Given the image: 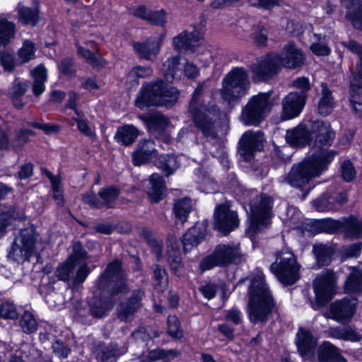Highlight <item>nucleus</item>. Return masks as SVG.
<instances>
[{
	"instance_id": "f257e3e1",
	"label": "nucleus",
	"mask_w": 362,
	"mask_h": 362,
	"mask_svg": "<svg viewBox=\"0 0 362 362\" xmlns=\"http://www.w3.org/2000/svg\"><path fill=\"white\" fill-rule=\"evenodd\" d=\"M97 287L102 292L107 291L108 296L94 298L90 303L89 310L93 316L102 317L115 305L116 300L113 298L129 290L120 260L115 259L107 264L97 281Z\"/></svg>"
},
{
	"instance_id": "f03ea898",
	"label": "nucleus",
	"mask_w": 362,
	"mask_h": 362,
	"mask_svg": "<svg viewBox=\"0 0 362 362\" xmlns=\"http://www.w3.org/2000/svg\"><path fill=\"white\" fill-rule=\"evenodd\" d=\"M336 154L334 151L325 149L313 154L302 162L294 164L282 182L303 191L305 190L307 194L311 189L310 182L327 169Z\"/></svg>"
},
{
	"instance_id": "7ed1b4c3",
	"label": "nucleus",
	"mask_w": 362,
	"mask_h": 362,
	"mask_svg": "<svg viewBox=\"0 0 362 362\" xmlns=\"http://www.w3.org/2000/svg\"><path fill=\"white\" fill-rule=\"evenodd\" d=\"M275 309L276 304L264 275L262 272H257L250 278L248 288L247 310L249 320L254 324L266 322Z\"/></svg>"
},
{
	"instance_id": "20e7f679",
	"label": "nucleus",
	"mask_w": 362,
	"mask_h": 362,
	"mask_svg": "<svg viewBox=\"0 0 362 362\" xmlns=\"http://www.w3.org/2000/svg\"><path fill=\"white\" fill-rule=\"evenodd\" d=\"M206 81L199 83L194 90L188 107V112L195 127L199 130L206 139L218 138L216 120L219 115L217 105L206 106L202 100V94L206 87Z\"/></svg>"
},
{
	"instance_id": "39448f33",
	"label": "nucleus",
	"mask_w": 362,
	"mask_h": 362,
	"mask_svg": "<svg viewBox=\"0 0 362 362\" xmlns=\"http://www.w3.org/2000/svg\"><path fill=\"white\" fill-rule=\"evenodd\" d=\"M179 91L163 80L145 82L135 100L136 107L144 110L149 106L174 105L178 99Z\"/></svg>"
},
{
	"instance_id": "423d86ee",
	"label": "nucleus",
	"mask_w": 362,
	"mask_h": 362,
	"mask_svg": "<svg viewBox=\"0 0 362 362\" xmlns=\"http://www.w3.org/2000/svg\"><path fill=\"white\" fill-rule=\"evenodd\" d=\"M250 87L248 71L243 67H235L223 78L219 93L221 99L233 107L247 94Z\"/></svg>"
},
{
	"instance_id": "0eeeda50",
	"label": "nucleus",
	"mask_w": 362,
	"mask_h": 362,
	"mask_svg": "<svg viewBox=\"0 0 362 362\" xmlns=\"http://www.w3.org/2000/svg\"><path fill=\"white\" fill-rule=\"evenodd\" d=\"M300 266L292 251L284 249L276 253V260L270 265L271 272L284 285H293L300 278Z\"/></svg>"
},
{
	"instance_id": "6e6552de",
	"label": "nucleus",
	"mask_w": 362,
	"mask_h": 362,
	"mask_svg": "<svg viewBox=\"0 0 362 362\" xmlns=\"http://www.w3.org/2000/svg\"><path fill=\"white\" fill-rule=\"evenodd\" d=\"M37 235L33 225L20 229L8 252V258L18 263H23L29 260L35 248Z\"/></svg>"
},
{
	"instance_id": "1a4fd4ad",
	"label": "nucleus",
	"mask_w": 362,
	"mask_h": 362,
	"mask_svg": "<svg viewBox=\"0 0 362 362\" xmlns=\"http://www.w3.org/2000/svg\"><path fill=\"white\" fill-rule=\"evenodd\" d=\"M243 256L238 248L230 245H218L214 252L204 257L199 262V267L202 272L209 270L215 267H224L232 263H240Z\"/></svg>"
},
{
	"instance_id": "9d476101",
	"label": "nucleus",
	"mask_w": 362,
	"mask_h": 362,
	"mask_svg": "<svg viewBox=\"0 0 362 362\" xmlns=\"http://www.w3.org/2000/svg\"><path fill=\"white\" fill-rule=\"evenodd\" d=\"M270 96L271 93L267 92L251 97L242 110L241 121L245 125L258 126L270 110Z\"/></svg>"
},
{
	"instance_id": "9b49d317",
	"label": "nucleus",
	"mask_w": 362,
	"mask_h": 362,
	"mask_svg": "<svg viewBox=\"0 0 362 362\" xmlns=\"http://www.w3.org/2000/svg\"><path fill=\"white\" fill-rule=\"evenodd\" d=\"M336 281V275L331 270H325L316 276L313 281V288L316 297V303L313 304L315 310L324 306L334 296Z\"/></svg>"
},
{
	"instance_id": "f8f14e48",
	"label": "nucleus",
	"mask_w": 362,
	"mask_h": 362,
	"mask_svg": "<svg viewBox=\"0 0 362 362\" xmlns=\"http://www.w3.org/2000/svg\"><path fill=\"white\" fill-rule=\"evenodd\" d=\"M357 305L356 298H344L337 300L331 303L328 312L324 314V316L341 325H346L351 321L355 315Z\"/></svg>"
},
{
	"instance_id": "ddd939ff",
	"label": "nucleus",
	"mask_w": 362,
	"mask_h": 362,
	"mask_svg": "<svg viewBox=\"0 0 362 362\" xmlns=\"http://www.w3.org/2000/svg\"><path fill=\"white\" fill-rule=\"evenodd\" d=\"M273 199L271 197L262 194L256 197L250 205L252 224L258 228L267 224L272 216Z\"/></svg>"
},
{
	"instance_id": "4468645a",
	"label": "nucleus",
	"mask_w": 362,
	"mask_h": 362,
	"mask_svg": "<svg viewBox=\"0 0 362 362\" xmlns=\"http://www.w3.org/2000/svg\"><path fill=\"white\" fill-rule=\"evenodd\" d=\"M214 228L224 235H227L236 228L239 219L235 211L231 210L228 204H221L216 206L214 214Z\"/></svg>"
},
{
	"instance_id": "2eb2a0df",
	"label": "nucleus",
	"mask_w": 362,
	"mask_h": 362,
	"mask_svg": "<svg viewBox=\"0 0 362 362\" xmlns=\"http://www.w3.org/2000/svg\"><path fill=\"white\" fill-rule=\"evenodd\" d=\"M120 194L119 189L115 186L103 187L100 189L98 195L87 193L83 195V201L92 207L100 209L112 208Z\"/></svg>"
},
{
	"instance_id": "dca6fc26",
	"label": "nucleus",
	"mask_w": 362,
	"mask_h": 362,
	"mask_svg": "<svg viewBox=\"0 0 362 362\" xmlns=\"http://www.w3.org/2000/svg\"><path fill=\"white\" fill-rule=\"evenodd\" d=\"M281 69L280 54L271 53L252 64L251 70L261 81L267 80L276 74Z\"/></svg>"
},
{
	"instance_id": "f3484780",
	"label": "nucleus",
	"mask_w": 362,
	"mask_h": 362,
	"mask_svg": "<svg viewBox=\"0 0 362 362\" xmlns=\"http://www.w3.org/2000/svg\"><path fill=\"white\" fill-rule=\"evenodd\" d=\"M305 59L306 56L303 51L298 47L294 42H289L282 49L280 64L281 67L295 69L302 66Z\"/></svg>"
},
{
	"instance_id": "a211bd4d",
	"label": "nucleus",
	"mask_w": 362,
	"mask_h": 362,
	"mask_svg": "<svg viewBox=\"0 0 362 362\" xmlns=\"http://www.w3.org/2000/svg\"><path fill=\"white\" fill-rule=\"evenodd\" d=\"M306 95L304 93L292 92L282 101L281 119H291L299 115L305 104Z\"/></svg>"
},
{
	"instance_id": "6ab92c4d",
	"label": "nucleus",
	"mask_w": 362,
	"mask_h": 362,
	"mask_svg": "<svg viewBox=\"0 0 362 362\" xmlns=\"http://www.w3.org/2000/svg\"><path fill=\"white\" fill-rule=\"evenodd\" d=\"M264 134L262 132H245L240 140V153L245 160H250L257 151L263 148Z\"/></svg>"
},
{
	"instance_id": "aec40b11",
	"label": "nucleus",
	"mask_w": 362,
	"mask_h": 362,
	"mask_svg": "<svg viewBox=\"0 0 362 362\" xmlns=\"http://www.w3.org/2000/svg\"><path fill=\"white\" fill-rule=\"evenodd\" d=\"M144 291L137 289L133 291L132 296L122 302L117 309V316L122 321H129L134 314L141 308Z\"/></svg>"
},
{
	"instance_id": "412c9836",
	"label": "nucleus",
	"mask_w": 362,
	"mask_h": 362,
	"mask_svg": "<svg viewBox=\"0 0 362 362\" xmlns=\"http://www.w3.org/2000/svg\"><path fill=\"white\" fill-rule=\"evenodd\" d=\"M13 192L11 187H8L2 182H0V199ZM23 214L16 209H6V207L0 204V238L6 233V227L11 224L12 220L22 219Z\"/></svg>"
},
{
	"instance_id": "4be33fe9",
	"label": "nucleus",
	"mask_w": 362,
	"mask_h": 362,
	"mask_svg": "<svg viewBox=\"0 0 362 362\" xmlns=\"http://www.w3.org/2000/svg\"><path fill=\"white\" fill-rule=\"evenodd\" d=\"M310 133L315 138L314 144L318 147L330 146L335 136L330 124L322 120L311 123Z\"/></svg>"
},
{
	"instance_id": "5701e85b",
	"label": "nucleus",
	"mask_w": 362,
	"mask_h": 362,
	"mask_svg": "<svg viewBox=\"0 0 362 362\" xmlns=\"http://www.w3.org/2000/svg\"><path fill=\"white\" fill-rule=\"evenodd\" d=\"M202 36L199 29L194 28L191 32L184 30L173 38V47L179 52L193 50Z\"/></svg>"
},
{
	"instance_id": "b1692460",
	"label": "nucleus",
	"mask_w": 362,
	"mask_h": 362,
	"mask_svg": "<svg viewBox=\"0 0 362 362\" xmlns=\"http://www.w3.org/2000/svg\"><path fill=\"white\" fill-rule=\"evenodd\" d=\"M162 40V37L159 39L148 38L144 42H134L132 46L134 52L140 58L153 62L160 52Z\"/></svg>"
},
{
	"instance_id": "393cba45",
	"label": "nucleus",
	"mask_w": 362,
	"mask_h": 362,
	"mask_svg": "<svg viewBox=\"0 0 362 362\" xmlns=\"http://www.w3.org/2000/svg\"><path fill=\"white\" fill-rule=\"evenodd\" d=\"M157 151L153 141L141 140L132 153V162L135 165H140L156 157Z\"/></svg>"
},
{
	"instance_id": "a878e982",
	"label": "nucleus",
	"mask_w": 362,
	"mask_h": 362,
	"mask_svg": "<svg viewBox=\"0 0 362 362\" xmlns=\"http://www.w3.org/2000/svg\"><path fill=\"white\" fill-rule=\"evenodd\" d=\"M350 103L354 113L362 117V103L357 101L356 97L362 93V62L358 66L356 71L353 73V78L350 85Z\"/></svg>"
},
{
	"instance_id": "bb28decb",
	"label": "nucleus",
	"mask_w": 362,
	"mask_h": 362,
	"mask_svg": "<svg viewBox=\"0 0 362 362\" xmlns=\"http://www.w3.org/2000/svg\"><path fill=\"white\" fill-rule=\"evenodd\" d=\"M296 344L300 356L305 359H309L314 355L317 341L309 330L299 328Z\"/></svg>"
},
{
	"instance_id": "cd10ccee",
	"label": "nucleus",
	"mask_w": 362,
	"mask_h": 362,
	"mask_svg": "<svg viewBox=\"0 0 362 362\" xmlns=\"http://www.w3.org/2000/svg\"><path fill=\"white\" fill-rule=\"evenodd\" d=\"M168 262L171 271L177 276L181 278L185 276L184 265L181 260L179 245L175 238L168 239Z\"/></svg>"
},
{
	"instance_id": "c85d7f7f",
	"label": "nucleus",
	"mask_w": 362,
	"mask_h": 362,
	"mask_svg": "<svg viewBox=\"0 0 362 362\" xmlns=\"http://www.w3.org/2000/svg\"><path fill=\"white\" fill-rule=\"evenodd\" d=\"M138 118L145 123L149 132L155 135L163 132L170 123L169 119L160 112L139 115Z\"/></svg>"
},
{
	"instance_id": "c756f323",
	"label": "nucleus",
	"mask_w": 362,
	"mask_h": 362,
	"mask_svg": "<svg viewBox=\"0 0 362 362\" xmlns=\"http://www.w3.org/2000/svg\"><path fill=\"white\" fill-rule=\"evenodd\" d=\"M127 348L124 346L119 347L116 344L107 346L100 344L95 349V355L99 362H115L120 356L126 354Z\"/></svg>"
},
{
	"instance_id": "7c9ffc66",
	"label": "nucleus",
	"mask_w": 362,
	"mask_h": 362,
	"mask_svg": "<svg viewBox=\"0 0 362 362\" xmlns=\"http://www.w3.org/2000/svg\"><path fill=\"white\" fill-rule=\"evenodd\" d=\"M286 140L292 146H305L311 142L313 136L310 133V129H306L303 125H299L286 131Z\"/></svg>"
},
{
	"instance_id": "2f4dec72",
	"label": "nucleus",
	"mask_w": 362,
	"mask_h": 362,
	"mask_svg": "<svg viewBox=\"0 0 362 362\" xmlns=\"http://www.w3.org/2000/svg\"><path fill=\"white\" fill-rule=\"evenodd\" d=\"M206 228L204 224H196L190 228L183 235L182 244L185 252L197 246L206 236Z\"/></svg>"
},
{
	"instance_id": "473e14b6",
	"label": "nucleus",
	"mask_w": 362,
	"mask_h": 362,
	"mask_svg": "<svg viewBox=\"0 0 362 362\" xmlns=\"http://www.w3.org/2000/svg\"><path fill=\"white\" fill-rule=\"evenodd\" d=\"M341 226L340 233L345 237L351 239H358L362 237V221L358 218L350 216L348 218H341Z\"/></svg>"
},
{
	"instance_id": "72a5a7b5",
	"label": "nucleus",
	"mask_w": 362,
	"mask_h": 362,
	"mask_svg": "<svg viewBox=\"0 0 362 362\" xmlns=\"http://www.w3.org/2000/svg\"><path fill=\"white\" fill-rule=\"evenodd\" d=\"M319 362H346L339 350L329 341L322 342L318 348Z\"/></svg>"
},
{
	"instance_id": "f704fd0d",
	"label": "nucleus",
	"mask_w": 362,
	"mask_h": 362,
	"mask_svg": "<svg viewBox=\"0 0 362 362\" xmlns=\"http://www.w3.org/2000/svg\"><path fill=\"white\" fill-rule=\"evenodd\" d=\"M139 135L140 131L133 124H124L117 129L114 139L121 145L129 146L135 142Z\"/></svg>"
},
{
	"instance_id": "c9c22d12",
	"label": "nucleus",
	"mask_w": 362,
	"mask_h": 362,
	"mask_svg": "<svg viewBox=\"0 0 362 362\" xmlns=\"http://www.w3.org/2000/svg\"><path fill=\"white\" fill-rule=\"evenodd\" d=\"M147 194L153 202H158L164 197L165 185L164 180L158 173H153L149 178Z\"/></svg>"
},
{
	"instance_id": "e433bc0d",
	"label": "nucleus",
	"mask_w": 362,
	"mask_h": 362,
	"mask_svg": "<svg viewBox=\"0 0 362 362\" xmlns=\"http://www.w3.org/2000/svg\"><path fill=\"white\" fill-rule=\"evenodd\" d=\"M192 210V202L189 198L185 197L176 200L173 204V214L175 218V224L183 225L187 221L188 216Z\"/></svg>"
},
{
	"instance_id": "4c0bfd02",
	"label": "nucleus",
	"mask_w": 362,
	"mask_h": 362,
	"mask_svg": "<svg viewBox=\"0 0 362 362\" xmlns=\"http://www.w3.org/2000/svg\"><path fill=\"white\" fill-rule=\"evenodd\" d=\"M16 25L4 15H0V47L6 46L15 37Z\"/></svg>"
},
{
	"instance_id": "58836bf2",
	"label": "nucleus",
	"mask_w": 362,
	"mask_h": 362,
	"mask_svg": "<svg viewBox=\"0 0 362 362\" xmlns=\"http://www.w3.org/2000/svg\"><path fill=\"white\" fill-rule=\"evenodd\" d=\"M180 57H172L163 64V71L166 80L170 83L179 81L182 71L179 68Z\"/></svg>"
},
{
	"instance_id": "ea45409f",
	"label": "nucleus",
	"mask_w": 362,
	"mask_h": 362,
	"mask_svg": "<svg viewBox=\"0 0 362 362\" xmlns=\"http://www.w3.org/2000/svg\"><path fill=\"white\" fill-rule=\"evenodd\" d=\"M322 93L321 97L318 102L317 111L318 113L322 116H327L329 115L334 105V98L332 95V92L328 88L326 83H322L321 84Z\"/></svg>"
},
{
	"instance_id": "a19ab883",
	"label": "nucleus",
	"mask_w": 362,
	"mask_h": 362,
	"mask_svg": "<svg viewBox=\"0 0 362 362\" xmlns=\"http://www.w3.org/2000/svg\"><path fill=\"white\" fill-rule=\"evenodd\" d=\"M33 78V93L35 96L40 95L45 90V83L47 78V71L45 67L40 64L31 71Z\"/></svg>"
},
{
	"instance_id": "79ce46f5",
	"label": "nucleus",
	"mask_w": 362,
	"mask_h": 362,
	"mask_svg": "<svg viewBox=\"0 0 362 362\" xmlns=\"http://www.w3.org/2000/svg\"><path fill=\"white\" fill-rule=\"evenodd\" d=\"M313 251L319 266H326L331 262L334 248L328 245L317 243L313 247Z\"/></svg>"
},
{
	"instance_id": "37998d69",
	"label": "nucleus",
	"mask_w": 362,
	"mask_h": 362,
	"mask_svg": "<svg viewBox=\"0 0 362 362\" xmlns=\"http://www.w3.org/2000/svg\"><path fill=\"white\" fill-rule=\"evenodd\" d=\"M18 21L25 25H36L40 19L39 9L37 7L30 8L24 6L18 7Z\"/></svg>"
},
{
	"instance_id": "c03bdc74",
	"label": "nucleus",
	"mask_w": 362,
	"mask_h": 362,
	"mask_svg": "<svg viewBox=\"0 0 362 362\" xmlns=\"http://www.w3.org/2000/svg\"><path fill=\"white\" fill-rule=\"evenodd\" d=\"M155 288L163 292L168 286V275L165 269L157 264L151 266Z\"/></svg>"
},
{
	"instance_id": "a18cd8bd",
	"label": "nucleus",
	"mask_w": 362,
	"mask_h": 362,
	"mask_svg": "<svg viewBox=\"0 0 362 362\" xmlns=\"http://www.w3.org/2000/svg\"><path fill=\"white\" fill-rule=\"evenodd\" d=\"M344 291L346 293L361 295L362 293V271L354 270L351 273L344 284Z\"/></svg>"
},
{
	"instance_id": "49530a36",
	"label": "nucleus",
	"mask_w": 362,
	"mask_h": 362,
	"mask_svg": "<svg viewBox=\"0 0 362 362\" xmlns=\"http://www.w3.org/2000/svg\"><path fill=\"white\" fill-rule=\"evenodd\" d=\"M179 165L177 157L169 154L160 156L156 162V166L167 177L173 174L179 168Z\"/></svg>"
},
{
	"instance_id": "de8ad7c7",
	"label": "nucleus",
	"mask_w": 362,
	"mask_h": 362,
	"mask_svg": "<svg viewBox=\"0 0 362 362\" xmlns=\"http://www.w3.org/2000/svg\"><path fill=\"white\" fill-rule=\"evenodd\" d=\"M77 52L81 57L86 59V62L94 69H100L107 64V62L101 56H98L88 49L78 46Z\"/></svg>"
},
{
	"instance_id": "09e8293b",
	"label": "nucleus",
	"mask_w": 362,
	"mask_h": 362,
	"mask_svg": "<svg viewBox=\"0 0 362 362\" xmlns=\"http://www.w3.org/2000/svg\"><path fill=\"white\" fill-rule=\"evenodd\" d=\"M341 218L339 220L322 219L314 223L315 233H340Z\"/></svg>"
},
{
	"instance_id": "8fccbe9b",
	"label": "nucleus",
	"mask_w": 362,
	"mask_h": 362,
	"mask_svg": "<svg viewBox=\"0 0 362 362\" xmlns=\"http://www.w3.org/2000/svg\"><path fill=\"white\" fill-rule=\"evenodd\" d=\"M75 269L76 263L67 259L56 268L54 275L58 280L68 282L73 276Z\"/></svg>"
},
{
	"instance_id": "3c124183",
	"label": "nucleus",
	"mask_w": 362,
	"mask_h": 362,
	"mask_svg": "<svg viewBox=\"0 0 362 362\" xmlns=\"http://www.w3.org/2000/svg\"><path fill=\"white\" fill-rule=\"evenodd\" d=\"M313 206L317 211L324 212L334 210V197L330 192L324 193L320 197L313 202Z\"/></svg>"
},
{
	"instance_id": "603ef678",
	"label": "nucleus",
	"mask_w": 362,
	"mask_h": 362,
	"mask_svg": "<svg viewBox=\"0 0 362 362\" xmlns=\"http://www.w3.org/2000/svg\"><path fill=\"white\" fill-rule=\"evenodd\" d=\"M36 47L34 42L29 40L23 41L21 47L18 50L17 55L21 64H25L35 58Z\"/></svg>"
},
{
	"instance_id": "864d4df0",
	"label": "nucleus",
	"mask_w": 362,
	"mask_h": 362,
	"mask_svg": "<svg viewBox=\"0 0 362 362\" xmlns=\"http://www.w3.org/2000/svg\"><path fill=\"white\" fill-rule=\"evenodd\" d=\"M176 356L173 350L156 349L149 351L146 362H170Z\"/></svg>"
},
{
	"instance_id": "5fc2aeb1",
	"label": "nucleus",
	"mask_w": 362,
	"mask_h": 362,
	"mask_svg": "<svg viewBox=\"0 0 362 362\" xmlns=\"http://www.w3.org/2000/svg\"><path fill=\"white\" fill-rule=\"evenodd\" d=\"M20 325L23 331L26 334H32L37 330V322L35 316L30 311H25L21 316Z\"/></svg>"
},
{
	"instance_id": "6e6d98bb",
	"label": "nucleus",
	"mask_w": 362,
	"mask_h": 362,
	"mask_svg": "<svg viewBox=\"0 0 362 362\" xmlns=\"http://www.w3.org/2000/svg\"><path fill=\"white\" fill-rule=\"evenodd\" d=\"M346 18L356 29L362 30V1L356 9L346 11Z\"/></svg>"
},
{
	"instance_id": "4d7b16f0",
	"label": "nucleus",
	"mask_w": 362,
	"mask_h": 362,
	"mask_svg": "<svg viewBox=\"0 0 362 362\" xmlns=\"http://www.w3.org/2000/svg\"><path fill=\"white\" fill-rule=\"evenodd\" d=\"M0 64L5 71L13 72L16 65L13 54L8 51H1Z\"/></svg>"
},
{
	"instance_id": "13d9d810",
	"label": "nucleus",
	"mask_w": 362,
	"mask_h": 362,
	"mask_svg": "<svg viewBox=\"0 0 362 362\" xmlns=\"http://www.w3.org/2000/svg\"><path fill=\"white\" fill-rule=\"evenodd\" d=\"M29 87L28 83L26 81H21L18 78H16L12 86L8 90L11 98L23 96Z\"/></svg>"
},
{
	"instance_id": "bf43d9fd",
	"label": "nucleus",
	"mask_w": 362,
	"mask_h": 362,
	"mask_svg": "<svg viewBox=\"0 0 362 362\" xmlns=\"http://www.w3.org/2000/svg\"><path fill=\"white\" fill-rule=\"evenodd\" d=\"M361 248L362 244L361 243L344 245L340 249V255L342 259L357 257L361 252Z\"/></svg>"
},
{
	"instance_id": "052dcab7",
	"label": "nucleus",
	"mask_w": 362,
	"mask_h": 362,
	"mask_svg": "<svg viewBox=\"0 0 362 362\" xmlns=\"http://www.w3.org/2000/svg\"><path fill=\"white\" fill-rule=\"evenodd\" d=\"M168 333L173 337L180 339L182 337L180 324L175 315H170L168 318Z\"/></svg>"
},
{
	"instance_id": "680f3d73",
	"label": "nucleus",
	"mask_w": 362,
	"mask_h": 362,
	"mask_svg": "<svg viewBox=\"0 0 362 362\" xmlns=\"http://www.w3.org/2000/svg\"><path fill=\"white\" fill-rule=\"evenodd\" d=\"M52 349L55 356L60 359L66 358L71 351V348L60 339H56L52 343Z\"/></svg>"
},
{
	"instance_id": "e2e57ef3",
	"label": "nucleus",
	"mask_w": 362,
	"mask_h": 362,
	"mask_svg": "<svg viewBox=\"0 0 362 362\" xmlns=\"http://www.w3.org/2000/svg\"><path fill=\"white\" fill-rule=\"evenodd\" d=\"M0 315L4 319H16L18 316L16 305L11 302H5L0 306Z\"/></svg>"
},
{
	"instance_id": "0e129e2a",
	"label": "nucleus",
	"mask_w": 362,
	"mask_h": 362,
	"mask_svg": "<svg viewBox=\"0 0 362 362\" xmlns=\"http://www.w3.org/2000/svg\"><path fill=\"white\" fill-rule=\"evenodd\" d=\"M34 134L33 132L28 129H21L16 132V137L12 140V145L14 148H21L25 145L30 136Z\"/></svg>"
},
{
	"instance_id": "69168bd1",
	"label": "nucleus",
	"mask_w": 362,
	"mask_h": 362,
	"mask_svg": "<svg viewBox=\"0 0 362 362\" xmlns=\"http://www.w3.org/2000/svg\"><path fill=\"white\" fill-rule=\"evenodd\" d=\"M88 259V255L86 250L83 247L80 242H76L73 245V252L68 257L72 262L76 264L77 261Z\"/></svg>"
},
{
	"instance_id": "338daca9",
	"label": "nucleus",
	"mask_w": 362,
	"mask_h": 362,
	"mask_svg": "<svg viewBox=\"0 0 362 362\" xmlns=\"http://www.w3.org/2000/svg\"><path fill=\"white\" fill-rule=\"evenodd\" d=\"M356 171L349 160H344L341 165V175L346 182L352 181L356 177Z\"/></svg>"
},
{
	"instance_id": "774afa93",
	"label": "nucleus",
	"mask_w": 362,
	"mask_h": 362,
	"mask_svg": "<svg viewBox=\"0 0 362 362\" xmlns=\"http://www.w3.org/2000/svg\"><path fill=\"white\" fill-rule=\"evenodd\" d=\"M59 69L62 74L69 77L74 76L76 72L73 61L69 58L63 59L59 66Z\"/></svg>"
}]
</instances>
